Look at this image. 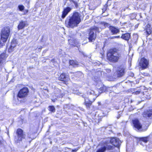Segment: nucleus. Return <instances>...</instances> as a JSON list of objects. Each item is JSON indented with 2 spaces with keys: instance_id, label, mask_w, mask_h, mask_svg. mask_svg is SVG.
Masks as SVG:
<instances>
[{
  "instance_id": "1",
  "label": "nucleus",
  "mask_w": 152,
  "mask_h": 152,
  "mask_svg": "<svg viewBox=\"0 0 152 152\" xmlns=\"http://www.w3.org/2000/svg\"><path fill=\"white\" fill-rule=\"evenodd\" d=\"M121 143V140L118 138L114 137L108 138L103 142L101 147L98 149L96 152H104L106 149H113L114 148L113 146L110 145V144L119 148Z\"/></svg>"
},
{
  "instance_id": "2",
  "label": "nucleus",
  "mask_w": 152,
  "mask_h": 152,
  "mask_svg": "<svg viewBox=\"0 0 152 152\" xmlns=\"http://www.w3.org/2000/svg\"><path fill=\"white\" fill-rule=\"evenodd\" d=\"M80 15L77 12H74L73 15L67 17L65 22L66 26L68 28H73L77 26L81 21Z\"/></svg>"
},
{
  "instance_id": "3",
  "label": "nucleus",
  "mask_w": 152,
  "mask_h": 152,
  "mask_svg": "<svg viewBox=\"0 0 152 152\" xmlns=\"http://www.w3.org/2000/svg\"><path fill=\"white\" fill-rule=\"evenodd\" d=\"M120 56V54L116 49L110 50L107 55L108 60L113 63L118 62Z\"/></svg>"
},
{
  "instance_id": "4",
  "label": "nucleus",
  "mask_w": 152,
  "mask_h": 152,
  "mask_svg": "<svg viewBox=\"0 0 152 152\" xmlns=\"http://www.w3.org/2000/svg\"><path fill=\"white\" fill-rule=\"evenodd\" d=\"M10 32V28L9 27H5L3 28L1 33V38L0 39V47L3 45L9 37Z\"/></svg>"
},
{
  "instance_id": "5",
  "label": "nucleus",
  "mask_w": 152,
  "mask_h": 152,
  "mask_svg": "<svg viewBox=\"0 0 152 152\" xmlns=\"http://www.w3.org/2000/svg\"><path fill=\"white\" fill-rule=\"evenodd\" d=\"M88 34V39L90 42H93L95 40L96 37V32H99V29L98 27L94 26L91 28Z\"/></svg>"
},
{
  "instance_id": "6",
  "label": "nucleus",
  "mask_w": 152,
  "mask_h": 152,
  "mask_svg": "<svg viewBox=\"0 0 152 152\" xmlns=\"http://www.w3.org/2000/svg\"><path fill=\"white\" fill-rule=\"evenodd\" d=\"M16 133V136L15 137L14 141L17 143L20 142L26 137V134L23 132V131L20 129H17Z\"/></svg>"
},
{
  "instance_id": "7",
  "label": "nucleus",
  "mask_w": 152,
  "mask_h": 152,
  "mask_svg": "<svg viewBox=\"0 0 152 152\" xmlns=\"http://www.w3.org/2000/svg\"><path fill=\"white\" fill-rule=\"evenodd\" d=\"M126 72V67L121 65L118 67L115 73L117 77H120L124 76Z\"/></svg>"
},
{
  "instance_id": "8",
  "label": "nucleus",
  "mask_w": 152,
  "mask_h": 152,
  "mask_svg": "<svg viewBox=\"0 0 152 152\" xmlns=\"http://www.w3.org/2000/svg\"><path fill=\"white\" fill-rule=\"evenodd\" d=\"M29 91L27 88H24L20 89L19 92L18 97L19 98H23L26 97L28 94Z\"/></svg>"
},
{
  "instance_id": "9",
  "label": "nucleus",
  "mask_w": 152,
  "mask_h": 152,
  "mask_svg": "<svg viewBox=\"0 0 152 152\" xmlns=\"http://www.w3.org/2000/svg\"><path fill=\"white\" fill-rule=\"evenodd\" d=\"M8 56L4 53L0 55V70H1L3 65L5 63L6 58Z\"/></svg>"
},
{
  "instance_id": "10",
  "label": "nucleus",
  "mask_w": 152,
  "mask_h": 152,
  "mask_svg": "<svg viewBox=\"0 0 152 152\" xmlns=\"http://www.w3.org/2000/svg\"><path fill=\"white\" fill-rule=\"evenodd\" d=\"M149 65V61L143 58H142L140 62V66L142 69H145L148 67Z\"/></svg>"
},
{
  "instance_id": "11",
  "label": "nucleus",
  "mask_w": 152,
  "mask_h": 152,
  "mask_svg": "<svg viewBox=\"0 0 152 152\" xmlns=\"http://www.w3.org/2000/svg\"><path fill=\"white\" fill-rule=\"evenodd\" d=\"M133 126L137 130L141 131L142 129V125L137 119L132 120Z\"/></svg>"
},
{
  "instance_id": "12",
  "label": "nucleus",
  "mask_w": 152,
  "mask_h": 152,
  "mask_svg": "<svg viewBox=\"0 0 152 152\" xmlns=\"http://www.w3.org/2000/svg\"><path fill=\"white\" fill-rule=\"evenodd\" d=\"M87 94L88 95H93V99H92V102L94 101L96 97L98 96L99 94L98 93V91L96 90L94 91L90 89L89 90L87 91Z\"/></svg>"
},
{
  "instance_id": "13",
  "label": "nucleus",
  "mask_w": 152,
  "mask_h": 152,
  "mask_svg": "<svg viewBox=\"0 0 152 152\" xmlns=\"http://www.w3.org/2000/svg\"><path fill=\"white\" fill-rule=\"evenodd\" d=\"M82 96L85 99L84 104L86 106L87 109H89L92 103V99L91 98V97H90V100H89L88 98L86 97L84 95Z\"/></svg>"
},
{
  "instance_id": "14",
  "label": "nucleus",
  "mask_w": 152,
  "mask_h": 152,
  "mask_svg": "<svg viewBox=\"0 0 152 152\" xmlns=\"http://www.w3.org/2000/svg\"><path fill=\"white\" fill-rule=\"evenodd\" d=\"M142 115L144 118H152V109H150L144 111Z\"/></svg>"
},
{
  "instance_id": "15",
  "label": "nucleus",
  "mask_w": 152,
  "mask_h": 152,
  "mask_svg": "<svg viewBox=\"0 0 152 152\" xmlns=\"http://www.w3.org/2000/svg\"><path fill=\"white\" fill-rule=\"evenodd\" d=\"M17 44V42L16 40L13 39L11 42L10 47L8 49V52H12L14 50V48L16 47Z\"/></svg>"
},
{
  "instance_id": "16",
  "label": "nucleus",
  "mask_w": 152,
  "mask_h": 152,
  "mask_svg": "<svg viewBox=\"0 0 152 152\" xmlns=\"http://www.w3.org/2000/svg\"><path fill=\"white\" fill-rule=\"evenodd\" d=\"M110 30L113 35L116 34L120 32V30L118 28L113 26L110 27Z\"/></svg>"
},
{
  "instance_id": "17",
  "label": "nucleus",
  "mask_w": 152,
  "mask_h": 152,
  "mask_svg": "<svg viewBox=\"0 0 152 152\" xmlns=\"http://www.w3.org/2000/svg\"><path fill=\"white\" fill-rule=\"evenodd\" d=\"M59 80L64 81L68 80L69 79V76L65 73L61 74L59 78Z\"/></svg>"
},
{
  "instance_id": "18",
  "label": "nucleus",
  "mask_w": 152,
  "mask_h": 152,
  "mask_svg": "<svg viewBox=\"0 0 152 152\" xmlns=\"http://www.w3.org/2000/svg\"><path fill=\"white\" fill-rule=\"evenodd\" d=\"M71 8L69 7L64 8V10L62 12L61 17L63 18H64L67 15L68 13L71 11Z\"/></svg>"
},
{
  "instance_id": "19",
  "label": "nucleus",
  "mask_w": 152,
  "mask_h": 152,
  "mask_svg": "<svg viewBox=\"0 0 152 152\" xmlns=\"http://www.w3.org/2000/svg\"><path fill=\"white\" fill-rule=\"evenodd\" d=\"M26 24V22L21 21L18 26V29L19 30L23 29L25 27Z\"/></svg>"
},
{
  "instance_id": "20",
  "label": "nucleus",
  "mask_w": 152,
  "mask_h": 152,
  "mask_svg": "<svg viewBox=\"0 0 152 152\" xmlns=\"http://www.w3.org/2000/svg\"><path fill=\"white\" fill-rule=\"evenodd\" d=\"M131 35L129 33H126L125 34H123L121 37L124 39L128 41Z\"/></svg>"
},
{
  "instance_id": "21",
  "label": "nucleus",
  "mask_w": 152,
  "mask_h": 152,
  "mask_svg": "<svg viewBox=\"0 0 152 152\" xmlns=\"http://www.w3.org/2000/svg\"><path fill=\"white\" fill-rule=\"evenodd\" d=\"M107 87L103 86L99 88V91H98V93L99 94V93H101L103 92H106L107 91Z\"/></svg>"
},
{
  "instance_id": "22",
  "label": "nucleus",
  "mask_w": 152,
  "mask_h": 152,
  "mask_svg": "<svg viewBox=\"0 0 152 152\" xmlns=\"http://www.w3.org/2000/svg\"><path fill=\"white\" fill-rule=\"evenodd\" d=\"M101 24L104 26V27L103 28H104L107 27L109 28L110 29V27L112 26H110V24L109 23L105 22H101Z\"/></svg>"
},
{
  "instance_id": "23",
  "label": "nucleus",
  "mask_w": 152,
  "mask_h": 152,
  "mask_svg": "<svg viewBox=\"0 0 152 152\" xmlns=\"http://www.w3.org/2000/svg\"><path fill=\"white\" fill-rule=\"evenodd\" d=\"M69 63L70 65H72L74 67L78 66V64L77 61L73 60H70L69 61Z\"/></svg>"
},
{
  "instance_id": "24",
  "label": "nucleus",
  "mask_w": 152,
  "mask_h": 152,
  "mask_svg": "<svg viewBox=\"0 0 152 152\" xmlns=\"http://www.w3.org/2000/svg\"><path fill=\"white\" fill-rule=\"evenodd\" d=\"M151 27V25L149 24H148L146 26V31L147 34L148 35L150 34L151 33L152 31Z\"/></svg>"
},
{
  "instance_id": "25",
  "label": "nucleus",
  "mask_w": 152,
  "mask_h": 152,
  "mask_svg": "<svg viewBox=\"0 0 152 152\" xmlns=\"http://www.w3.org/2000/svg\"><path fill=\"white\" fill-rule=\"evenodd\" d=\"M74 75L76 77H80L83 76V74L80 72H78L73 73Z\"/></svg>"
},
{
  "instance_id": "26",
  "label": "nucleus",
  "mask_w": 152,
  "mask_h": 152,
  "mask_svg": "<svg viewBox=\"0 0 152 152\" xmlns=\"http://www.w3.org/2000/svg\"><path fill=\"white\" fill-rule=\"evenodd\" d=\"M149 137L150 136H148L145 137H141L140 138V140L145 142H147L149 140Z\"/></svg>"
},
{
  "instance_id": "27",
  "label": "nucleus",
  "mask_w": 152,
  "mask_h": 152,
  "mask_svg": "<svg viewBox=\"0 0 152 152\" xmlns=\"http://www.w3.org/2000/svg\"><path fill=\"white\" fill-rule=\"evenodd\" d=\"M48 110L53 113L55 111V108L53 106H50L48 107Z\"/></svg>"
},
{
  "instance_id": "28",
  "label": "nucleus",
  "mask_w": 152,
  "mask_h": 152,
  "mask_svg": "<svg viewBox=\"0 0 152 152\" xmlns=\"http://www.w3.org/2000/svg\"><path fill=\"white\" fill-rule=\"evenodd\" d=\"M18 8L19 10L20 11H22L24 9V7L23 5H19L18 6Z\"/></svg>"
},
{
  "instance_id": "29",
  "label": "nucleus",
  "mask_w": 152,
  "mask_h": 152,
  "mask_svg": "<svg viewBox=\"0 0 152 152\" xmlns=\"http://www.w3.org/2000/svg\"><path fill=\"white\" fill-rule=\"evenodd\" d=\"M70 2L72 1L76 7H77V1H76L74 0H69Z\"/></svg>"
},
{
  "instance_id": "30",
  "label": "nucleus",
  "mask_w": 152,
  "mask_h": 152,
  "mask_svg": "<svg viewBox=\"0 0 152 152\" xmlns=\"http://www.w3.org/2000/svg\"><path fill=\"white\" fill-rule=\"evenodd\" d=\"M141 92V90L139 89L138 90L136 91H135V92H134V93L135 94L137 95V94H139Z\"/></svg>"
},
{
  "instance_id": "31",
  "label": "nucleus",
  "mask_w": 152,
  "mask_h": 152,
  "mask_svg": "<svg viewBox=\"0 0 152 152\" xmlns=\"http://www.w3.org/2000/svg\"><path fill=\"white\" fill-rule=\"evenodd\" d=\"M121 38L120 36H113L111 38L114 39V38Z\"/></svg>"
},
{
  "instance_id": "32",
  "label": "nucleus",
  "mask_w": 152,
  "mask_h": 152,
  "mask_svg": "<svg viewBox=\"0 0 152 152\" xmlns=\"http://www.w3.org/2000/svg\"><path fill=\"white\" fill-rule=\"evenodd\" d=\"M134 37H135L136 38V40H137L138 39V36L137 34H135L134 35Z\"/></svg>"
},
{
  "instance_id": "33",
  "label": "nucleus",
  "mask_w": 152,
  "mask_h": 152,
  "mask_svg": "<svg viewBox=\"0 0 152 152\" xmlns=\"http://www.w3.org/2000/svg\"><path fill=\"white\" fill-rule=\"evenodd\" d=\"M99 78H97L96 79V80L95 81H96V82H97L99 81Z\"/></svg>"
},
{
  "instance_id": "34",
  "label": "nucleus",
  "mask_w": 152,
  "mask_h": 152,
  "mask_svg": "<svg viewBox=\"0 0 152 152\" xmlns=\"http://www.w3.org/2000/svg\"><path fill=\"white\" fill-rule=\"evenodd\" d=\"M119 108V107H117L115 109H116V110H118V109Z\"/></svg>"
},
{
  "instance_id": "35",
  "label": "nucleus",
  "mask_w": 152,
  "mask_h": 152,
  "mask_svg": "<svg viewBox=\"0 0 152 152\" xmlns=\"http://www.w3.org/2000/svg\"><path fill=\"white\" fill-rule=\"evenodd\" d=\"M131 76L132 77H133L134 76V74H133V73L132 74V75H131Z\"/></svg>"
},
{
  "instance_id": "36",
  "label": "nucleus",
  "mask_w": 152,
  "mask_h": 152,
  "mask_svg": "<svg viewBox=\"0 0 152 152\" xmlns=\"http://www.w3.org/2000/svg\"><path fill=\"white\" fill-rule=\"evenodd\" d=\"M1 144V141H0V145Z\"/></svg>"
},
{
  "instance_id": "37",
  "label": "nucleus",
  "mask_w": 152,
  "mask_h": 152,
  "mask_svg": "<svg viewBox=\"0 0 152 152\" xmlns=\"http://www.w3.org/2000/svg\"><path fill=\"white\" fill-rule=\"evenodd\" d=\"M76 150H72V151H76Z\"/></svg>"
},
{
  "instance_id": "38",
  "label": "nucleus",
  "mask_w": 152,
  "mask_h": 152,
  "mask_svg": "<svg viewBox=\"0 0 152 152\" xmlns=\"http://www.w3.org/2000/svg\"><path fill=\"white\" fill-rule=\"evenodd\" d=\"M146 74V75H146V76H148V75H149V74Z\"/></svg>"
}]
</instances>
